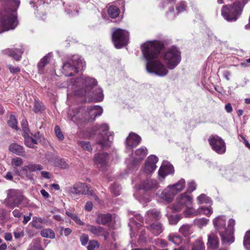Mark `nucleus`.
<instances>
[{
	"label": "nucleus",
	"instance_id": "nucleus-1",
	"mask_svg": "<svg viewBox=\"0 0 250 250\" xmlns=\"http://www.w3.org/2000/svg\"><path fill=\"white\" fill-rule=\"evenodd\" d=\"M163 44L159 41H148L141 46V50L145 58L146 71L160 77L166 76L168 70L166 65L159 60L158 57Z\"/></svg>",
	"mask_w": 250,
	"mask_h": 250
},
{
	"label": "nucleus",
	"instance_id": "nucleus-2",
	"mask_svg": "<svg viewBox=\"0 0 250 250\" xmlns=\"http://www.w3.org/2000/svg\"><path fill=\"white\" fill-rule=\"evenodd\" d=\"M74 94L77 96L87 97L90 102L103 101V90L97 87L95 79L82 76L76 79L71 86Z\"/></svg>",
	"mask_w": 250,
	"mask_h": 250
},
{
	"label": "nucleus",
	"instance_id": "nucleus-3",
	"mask_svg": "<svg viewBox=\"0 0 250 250\" xmlns=\"http://www.w3.org/2000/svg\"><path fill=\"white\" fill-rule=\"evenodd\" d=\"M226 219L224 216H219L213 220L216 230L219 232L224 245H230L234 241L233 236L235 220L230 219L228 227L226 226Z\"/></svg>",
	"mask_w": 250,
	"mask_h": 250
},
{
	"label": "nucleus",
	"instance_id": "nucleus-4",
	"mask_svg": "<svg viewBox=\"0 0 250 250\" xmlns=\"http://www.w3.org/2000/svg\"><path fill=\"white\" fill-rule=\"evenodd\" d=\"M243 1H236L232 4L223 6L221 10L222 16L228 21H235L240 16L245 4Z\"/></svg>",
	"mask_w": 250,
	"mask_h": 250
},
{
	"label": "nucleus",
	"instance_id": "nucleus-5",
	"mask_svg": "<svg viewBox=\"0 0 250 250\" xmlns=\"http://www.w3.org/2000/svg\"><path fill=\"white\" fill-rule=\"evenodd\" d=\"M71 61L72 64L70 62H66L62 66L63 73L66 76H72L79 70L83 69L85 65L83 60L77 55L73 56Z\"/></svg>",
	"mask_w": 250,
	"mask_h": 250
},
{
	"label": "nucleus",
	"instance_id": "nucleus-6",
	"mask_svg": "<svg viewBox=\"0 0 250 250\" xmlns=\"http://www.w3.org/2000/svg\"><path fill=\"white\" fill-rule=\"evenodd\" d=\"M164 61L169 69H173L181 61L180 52L175 47L168 49L164 55Z\"/></svg>",
	"mask_w": 250,
	"mask_h": 250
},
{
	"label": "nucleus",
	"instance_id": "nucleus-7",
	"mask_svg": "<svg viewBox=\"0 0 250 250\" xmlns=\"http://www.w3.org/2000/svg\"><path fill=\"white\" fill-rule=\"evenodd\" d=\"M67 190L68 193L71 194H87L93 196L95 200L99 199L97 196L94 194L91 187L85 183H76L72 186L68 188Z\"/></svg>",
	"mask_w": 250,
	"mask_h": 250
},
{
	"label": "nucleus",
	"instance_id": "nucleus-8",
	"mask_svg": "<svg viewBox=\"0 0 250 250\" xmlns=\"http://www.w3.org/2000/svg\"><path fill=\"white\" fill-rule=\"evenodd\" d=\"M112 41L117 48H121L126 45L128 41V33L120 28L116 29L112 33Z\"/></svg>",
	"mask_w": 250,
	"mask_h": 250
},
{
	"label": "nucleus",
	"instance_id": "nucleus-9",
	"mask_svg": "<svg viewBox=\"0 0 250 250\" xmlns=\"http://www.w3.org/2000/svg\"><path fill=\"white\" fill-rule=\"evenodd\" d=\"M43 169V167L40 165L35 163H30L27 165L23 166L21 170L19 171L18 169H14V171L19 176L21 175V172L24 174L25 177L30 180H33L32 172L41 171Z\"/></svg>",
	"mask_w": 250,
	"mask_h": 250
},
{
	"label": "nucleus",
	"instance_id": "nucleus-10",
	"mask_svg": "<svg viewBox=\"0 0 250 250\" xmlns=\"http://www.w3.org/2000/svg\"><path fill=\"white\" fill-rule=\"evenodd\" d=\"M23 199L21 193L18 190L11 189L8 191L5 202L10 208L18 207Z\"/></svg>",
	"mask_w": 250,
	"mask_h": 250
},
{
	"label": "nucleus",
	"instance_id": "nucleus-11",
	"mask_svg": "<svg viewBox=\"0 0 250 250\" xmlns=\"http://www.w3.org/2000/svg\"><path fill=\"white\" fill-rule=\"evenodd\" d=\"M109 126L106 124H103L99 125V130L100 132L102 139H100L97 143L102 147L109 146L110 143L113 141V132H108Z\"/></svg>",
	"mask_w": 250,
	"mask_h": 250
},
{
	"label": "nucleus",
	"instance_id": "nucleus-12",
	"mask_svg": "<svg viewBox=\"0 0 250 250\" xmlns=\"http://www.w3.org/2000/svg\"><path fill=\"white\" fill-rule=\"evenodd\" d=\"M147 154V150L146 147H140L131 154L130 159L126 160V163L130 167H135L145 158Z\"/></svg>",
	"mask_w": 250,
	"mask_h": 250
},
{
	"label": "nucleus",
	"instance_id": "nucleus-13",
	"mask_svg": "<svg viewBox=\"0 0 250 250\" xmlns=\"http://www.w3.org/2000/svg\"><path fill=\"white\" fill-rule=\"evenodd\" d=\"M208 142L212 149L219 154L226 152V144L222 138L217 135H212L208 138Z\"/></svg>",
	"mask_w": 250,
	"mask_h": 250
},
{
	"label": "nucleus",
	"instance_id": "nucleus-14",
	"mask_svg": "<svg viewBox=\"0 0 250 250\" xmlns=\"http://www.w3.org/2000/svg\"><path fill=\"white\" fill-rule=\"evenodd\" d=\"M158 161V157L154 155L148 156L144 166V171L147 174L153 172L156 168V164Z\"/></svg>",
	"mask_w": 250,
	"mask_h": 250
},
{
	"label": "nucleus",
	"instance_id": "nucleus-15",
	"mask_svg": "<svg viewBox=\"0 0 250 250\" xmlns=\"http://www.w3.org/2000/svg\"><path fill=\"white\" fill-rule=\"evenodd\" d=\"M87 229L93 235L97 236H103L106 240L109 236L108 230L101 226L87 225Z\"/></svg>",
	"mask_w": 250,
	"mask_h": 250
},
{
	"label": "nucleus",
	"instance_id": "nucleus-16",
	"mask_svg": "<svg viewBox=\"0 0 250 250\" xmlns=\"http://www.w3.org/2000/svg\"><path fill=\"white\" fill-rule=\"evenodd\" d=\"M159 188L157 180L155 179H146L141 182L139 186L140 189L148 192L156 190Z\"/></svg>",
	"mask_w": 250,
	"mask_h": 250
},
{
	"label": "nucleus",
	"instance_id": "nucleus-17",
	"mask_svg": "<svg viewBox=\"0 0 250 250\" xmlns=\"http://www.w3.org/2000/svg\"><path fill=\"white\" fill-rule=\"evenodd\" d=\"M173 167L167 161L163 162L159 170V177L161 180H163L168 175L174 173Z\"/></svg>",
	"mask_w": 250,
	"mask_h": 250
},
{
	"label": "nucleus",
	"instance_id": "nucleus-18",
	"mask_svg": "<svg viewBox=\"0 0 250 250\" xmlns=\"http://www.w3.org/2000/svg\"><path fill=\"white\" fill-rule=\"evenodd\" d=\"M176 194L173 191L171 187L168 185L167 188L163 189L159 194V198L164 202L169 204L173 201Z\"/></svg>",
	"mask_w": 250,
	"mask_h": 250
},
{
	"label": "nucleus",
	"instance_id": "nucleus-19",
	"mask_svg": "<svg viewBox=\"0 0 250 250\" xmlns=\"http://www.w3.org/2000/svg\"><path fill=\"white\" fill-rule=\"evenodd\" d=\"M141 138L137 134L131 132L126 139L125 145L127 149L130 150L137 146L141 142Z\"/></svg>",
	"mask_w": 250,
	"mask_h": 250
},
{
	"label": "nucleus",
	"instance_id": "nucleus-20",
	"mask_svg": "<svg viewBox=\"0 0 250 250\" xmlns=\"http://www.w3.org/2000/svg\"><path fill=\"white\" fill-rule=\"evenodd\" d=\"M108 157L106 153H98L94 157V162L98 167L104 170L106 166Z\"/></svg>",
	"mask_w": 250,
	"mask_h": 250
},
{
	"label": "nucleus",
	"instance_id": "nucleus-21",
	"mask_svg": "<svg viewBox=\"0 0 250 250\" xmlns=\"http://www.w3.org/2000/svg\"><path fill=\"white\" fill-rule=\"evenodd\" d=\"M2 52L4 55L12 57L16 61H19L21 57L23 50L22 48H7L2 50Z\"/></svg>",
	"mask_w": 250,
	"mask_h": 250
},
{
	"label": "nucleus",
	"instance_id": "nucleus-22",
	"mask_svg": "<svg viewBox=\"0 0 250 250\" xmlns=\"http://www.w3.org/2000/svg\"><path fill=\"white\" fill-rule=\"evenodd\" d=\"M9 150L18 156L24 157L25 151L23 147L17 143H13L9 146Z\"/></svg>",
	"mask_w": 250,
	"mask_h": 250
},
{
	"label": "nucleus",
	"instance_id": "nucleus-23",
	"mask_svg": "<svg viewBox=\"0 0 250 250\" xmlns=\"http://www.w3.org/2000/svg\"><path fill=\"white\" fill-rule=\"evenodd\" d=\"M87 112L89 119L94 120L97 116H100L103 113L102 108L98 105H94L87 108Z\"/></svg>",
	"mask_w": 250,
	"mask_h": 250
},
{
	"label": "nucleus",
	"instance_id": "nucleus-24",
	"mask_svg": "<svg viewBox=\"0 0 250 250\" xmlns=\"http://www.w3.org/2000/svg\"><path fill=\"white\" fill-rule=\"evenodd\" d=\"M178 202L181 203L185 207H189L192 202V197L188 194L187 192H185L178 196L176 198Z\"/></svg>",
	"mask_w": 250,
	"mask_h": 250
},
{
	"label": "nucleus",
	"instance_id": "nucleus-25",
	"mask_svg": "<svg viewBox=\"0 0 250 250\" xmlns=\"http://www.w3.org/2000/svg\"><path fill=\"white\" fill-rule=\"evenodd\" d=\"M160 212L155 208L151 209L146 212L145 220L146 222L148 223L153 220L159 219Z\"/></svg>",
	"mask_w": 250,
	"mask_h": 250
},
{
	"label": "nucleus",
	"instance_id": "nucleus-26",
	"mask_svg": "<svg viewBox=\"0 0 250 250\" xmlns=\"http://www.w3.org/2000/svg\"><path fill=\"white\" fill-rule=\"evenodd\" d=\"M49 162L54 166L58 167L62 169H66L69 167L68 164L59 157L54 156L49 160Z\"/></svg>",
	"mask_w": 250,
	"mask_h": 250
},
{
	"label": "nucleus",
	"instance_id": "nucleus-27",
	"mask_svg": "<svg viewBox=\"0 0 250 250\" xmlns=\"http://www.w3.org/2000/svg\"><path fill=\"white\" fill-rule=\"evenodd\" d=\"M112 215L110 214H99L98 215L96 222L98 224L105 225L111 222Z\"/></svg>",
	"mask_w": 250,
	"mask_h": 250
},
{
	"label": "nucleus",
	"instance_id": "nucleus-28",
	"mask_svg": "<svg viewBox=\"0 0 250 250\" xmlns=\"http://www.w3.org/2000/svg\"><path fill=\"white\" fill-rule=\"evenodd\" d=\"M186 185V181L185 179L182 178L179 180L177 183L173 185H170L173 191L176 195L178 193L181 192L184 189Z\"/></svg>",
	"mask_w": 250,
	"mask_h": 250
},
{
	"label": "nucleus",
	"instance_id": "nucleus-29",
	"mask_svg": "<svg viewBox=\"0 0 250 250\" xmlns=\"http://www.w3.org/2000/svg\"><path fill=\"white\" fill-rule=\"evenodd\" d=\"M147 228L155 236L159 235L163 231V228L162 224L158 222L152 223L149 227H148Z\"/></svg>",
	"mask_w": 250,
	"mask_h": 250
},
{
	"label": "nucleus",
	"instance_id": "nucleus-30",
	"mask_svg": "<svg viewBox=\"0 0 250 250\" xmlns=\"http://www.w3.org/2000/svg\"><path fill=\"white\" fill-rule=\"evenodd\" d=\"M22 136L24 138V145L29 148H35V145L37 144L36 140H33V138L29 135V133H22Z\"/></svg>",
	"mask_w": 250,
	"mask_h": 250
},
{
	"label": "nucleus",
	"instance_id": "nucleus-31",
	"mask_svg": "<svg viewBox=\"0 0 250 250\" xmlns=\"http://www.w3.org/2000/svg\"><path fill=\"white\" fill-rule=\"evenodd\" d=\"M208 244L212 249H215L217 247L218 239L214 233H211L208 236Z\"/></svg>",
	"mask_w": 250,
	"mask_h": 250
},
{
	"label": "nucleus",
	"instance_id": "nucleus-32",
	"mask_svg": "<svg viewBox=\"0 0 250 250\" xmlns=\"http://www.w3.org/2000/svg\"><path fill=\"white\" fill-rule=\"evenodd\" d=\"M179 230L185 237H188L192 233L191 226L188 224L183 225Z\"/></svg>",
	"mask_w": 250,
	"mask_h": 250
},
{
	"label": "nucleus",
	"instance_id": "nucleus-33",
	"mask_svg": "<svg viewBox=\"0 0 250 250\" xmlns=\"http://www.w3.org/2000/svg\"><path fill=\"white\" fill-rule=\"evenodd\" d=\"M107 13L109 17L114 19L118 17L120 13L119 9L115 6H110L109 7Z\"/></svg>",
	"mask_w": 250,
	"mask_h": 250
},
{
	"label": "nucleus",
	"instance_id": "nucleus-34",
	"mask_svg": "<svg viewBox=\"0 0 250 250\" xmlns=\"http://www.w3.org/2000/svg\"><path fill=\"white\" fill-rule=\"evenodd\" d=\"M45 223V220L39 217L34 216L33 217L32 222L31 223L32 226L37 229L42 228L41 224Z\"/></svg>",
	"mask_w": 250,
	"mask_h": 250
},
{
	"label": "nucleus",
	"instance_id": "nucleus-35",
	"mask_svg": "<svg viewBox=\"0 0 250 250\" xmlns=\"http://www.w3.org/2000/svg\"><path fill=\"white\" fill-rule=\"evenodd\" d=\"M41 235L43 237L53 239L55 237L54 232L50 229H42L41 232Z\"/></svg>",
	"mask_w": 250,
	"mask_h": 250
},
{
	"label": "nucleus",
	"instance_id": "nucleus-36",
	"mask_svg": "<svg viewBox=\"0 0 250 250\" xmlns=\"http://www.w3.org/2000/svg\"><path fill=\"white\" fill-rule=\"evenodd\" d=\"M198 215H205L207 216H210L213 212L211 207H201L198 209Z\"/></svg>",
	"mask_w": 250,
	"mask_h": 250
},
{
	"label": "nucleus",
	"instance_id": "nucleus-37",
	"mask_svg": "<svg viewBox=\"0 0 250 250\" xmlns=\"http://www.w3.org/2000/svg\"><path fill=\"white\" fill-rule=\"evenodd\" d=\"M197 201L199 204H209L211 202L210 198L205 194H202L197 198Z\"/></svg>",
	"mask_w": 250,
	"mask_h": 250
},
{
	"label": "nucleus",
	"instance_id": "nucleus-38",
	"mask_svg": "<svg viewBox=\"0 0 250 250\" xmlns=\"http://www.w3.org/2000/svg\"><path fill=\"white\" fill-rule=\"evenodd\" d=\"M168 240L176 245H179L182 242L181 238L178 235L172 233L168 235Z\"/></svg>",
	"mask_w": 250,
	"mask_h": 250
},
{
	"label": "nucleus",
	"instance_id": "nucleus-39",
	"mask_svg": "<svg viewBox=\"0 0 250 250\" xmlns=\"http://www.w3.org/2000/svg\"><path fill=\"white\" fill-rule=\"evenodd\" d=\"M50 57V54H48L46 56H44L38 63V67L40 70L42 69L49 62Z\"/></svg>",
	"mask_w": 250,
	"mask_h": 250
},
{
	"label": "nucleus",
	"instance_id": "nucleus-40",
	"mask_svg": "<svg viewBox=\"0 0 250 250\" xmlns=\"http://www.w3.org/2000/svg\"><path fill=\"white\" fill-rule=\"evenodd\" d=\"M8 125L13 128L18 130L17 121L14 115H11L8 120Z\"/></svg>",
	"mask_w": 250,
	"mask_h": 250
},
{
	"label": "nucleus",
	"instance_id": "nucleus-41",
	"mask_svg": "<svg viewBox=\"0 0 250 250\" xmlns=\"http://www.w3.org/2000/svg\"><path fill=\"white\" fill-rule=\"evenodd\" d=\"M243 244L245 248L247 250L250 248V230L247 231L245 234Z\"/></svg>",
	"mask_w": 250,
	"mask_h": 250
},
{
	"label": "nucleus",
	"instance_id": "nucleus-42",
	"mask_svg": "<svg viewBox=\"0 0 250 250\" xmlns=\"http://www.w3.org/2000/svg\"><path fill=\"white\" fill-rule=\"evenodd\" d=\"M79 145L84 150L90 151L92 150L91 146L88 141H78Z\"/></svg>",
	"mask_w": 250,
	"mask_h": 250
},
{
	"label": "nucleus",
	"instance_id": "nucleus-43",
	"mask_svg": "<svg viewBox=\"0 0 250 250\" xmlns=\"http://www.w3.org/2000/svg\"><path fill=\"white\" fill-rule=\"evenodd\" d=\"M205 246L201 240L196 241L193 245L192 250H204Z\"/></svg>",
	"mask_w": 250,
	"mask_h": 250
},
{
	"label": "nucleus",
	"instance_id": "nucleus-44",
	"mask_svg": "<svg viewBox=\"0 0 250 250\" xmlns=\"http://www.w3.org/2000/svg\"><path fill=\"white\" fill-rule=\"evenodd\" d=\"M208 219L205 218H202L195 219L194 222L195 225L201 228L203 226H206L208 224Z\"/></svg>",
	"mask_w": 250,
	"mask_h": 250
},
{
	"label": "nucleus",
	"instance_id": "nucleus-45",
	"mask_svg": "<svg viewBox=\"0 0 250 250\" xmlns=\"http://www.w3.org/2000/svg\"><path fill=\"white\" fill-rule=\"evenodd\" d=\"M120 186L117 183L112 185L110 187V191L115 195L118 196L120 193Z\"/></svg>",
	"mask_w": 250,
	"mask_h": 250
},
{
	"label": "nucleus",
	"instance_id": "nucleus-46",
	"mask_svg": "<svg viewBox=\"0 0 250 250\" xmlns=\"http://www.w3.org/2000/svg\"><path fill=\"white\" fill-rule=\"evenodd\" d=\"M198 209L194 210L189 207L187 208V209L186 210L185 213L187 217H192L198 215Z\"/></svg>",
	"mask_w": 250,
	"mask_h": 250
},
{
	"label": "nucleus",
	"instance_id": "nucleus-47",
	"mask_svg": "<svg viewBox=\"0 0 250 250\" xmlns=\"http://www.w3.org/2000/svg\"><path fill=\"white\" fill-rule=\"evenodd\" d=\"M27 250H43L38 241H34Z\"/></svg>",
	"mask_w": 250,
	"mask_h": 250
},
{
	"label": "nucleus",
	"instance_id": "nucleus-48",
	"mask_svg": "<svg viewBox=\"0 0 250 250\" xmlns=\"http://www.w3.org/2000/svg\"><path fill=\"white\" fill-rule=\"evenodd\" d=\"M23 160L20 157H16L13 158L11 161L12 166L20 167L23 164Z\"/></svg>",
	"mask_w": 250,
	"mask_h": 250
},
{
	"label": "nucleus",
	"instance_id": "nucleus-49",
	"mask_svg": "<svg viewBox=\"0 0 250 250\" xmlns=\"http://www.w3.org/2000/svg\"><path fill=\"white\" fill-rule=\"evenodd\" d=\"M185 206L180 202H178L176 199V203L173 205V210L175 212H179L181 211L185 208Z\"/></svg>",
	"mask_w": 250,
	"mask_h": 250
},
{
	"label": "nucleus",
	"instance_id": "nucleus-50",
	"mask_svg": "<svg viewBox=\"0 0 250 250\" xmlns=\"http://www.w3.org/2000/svg\"><path fill=\"white\" fill-rule=\"evenodd\" d=\"M68 117L70 120L76 123L78 119L77 112L75 113L73 110H69L68 112Z\"/></svg>",
	"mask_w": 250,
	"mask_h": 250
},
{
	"label": "nucleus",
	"instance_id": "nucleus-51",
	"mask_svg": "<svg viewBox=\"0 0 250 250\" xmlns=\"http://www.w3.org/2000/svg\"><path fill=\"white\" fill-rule=\"evenodd\" d=\"M14 235L16 239L22 237L24 235L23 229L20 228H17L14 231Z\"/></svg>",
	"mask_w": 250,
	"mask_h": 250
},
{
	"label": "nucleus",
	"instance_id": "nucleus-52",
	"mask_svg": "<svg viewBox=\"0 0 250 250\" xmlns=\"http://www.w3.org/2000/svg\"><path fill=\"white\" fill-rule=\"evenodd\" d=\"M21 125L22 128L23 130L22 133H25V134L29 133V130L28 127V123H27V121H26V120L23 119L21 121Z\"/></svg>",
	"mask_w": 250,
	"mask_h": 250
},
{
	"label": "nucleus",
	"instance_id": "nucleus-53",
	"mask_svg": "<svg viewBox=\"0 0 250 250\" xmlns=\"http://www.w3.org/2000/svg\"><path fill=\"white\" fill-rule=\"evenodd\" d=\"M43 108V106L42 105V103L36 101L34 104V106L33 108V110L36 113H39L41 111V110Z\"/></svg>",
	"mask_w": 250,
	"mask_h": 250
},
{
	"label": "nucleus",
	"instance_id": "nucleus-54",
	"mask_svg": "<svg viewBox=\"0 0 250 250\" xmlns=\"http://www.w3.org/2000/svg\"><path fill=\"white\" fill-rule=\"evenodd\" d=\"M152 243L162 247H165L167 246V243L166 241L159 238L155 239Z\"/></svg>",
	"mask_w": 250,
	"mask_h": 250
},
{
	"label": "nucleus",
	"instance_id": "nucleus-55",
	"mask_svg": "<svg viewBox=\"0 0 250 250\" xmlns=\"http://www.w3.org/2000/svg\"><path fill=\"white\" fill-rule=\"evenodd\" d=\"M55 131L57 137L59 139L62 140L64 138V136L60 129V128L58 126H56L55 127Z\"/></svg>",
	"mask_w": 250,
	"mask_h": 250
},
{
	"label": "nucleus",
	"instance_id": "nucleus-56",
	"mask_svg": "<svg viewBox=\"0 0 250 250\" xmlns=\"http://www.w3.org/2000/svg\"><path fill=\"white\" fill-rule=\"evenodd\" d=\"M99 247V244H98V243L97 242V241H94V240L90 241H89L88 245L87 246V249L94 250V249H95L96 247Z\"/></svg>",
	"mask_w": 250,
	"mask_h": 250
},
{
	"label": "nucleus",
	"instance_id": "nucleus-57",
	"mask_svg": "<svg viewBox=\"0 0 250 250\" xmlns=\"http://www.w3.org/2000/svg\"><path fill=\"white\" fill-rule=\"evenodd\" d=\"M89 240L88 236L87 234H83L80 237V241L82 245H85Z\"/></svg>",
	"mask_w": 250,
	"mask_h": 250
},
{
	"label": "nucleus",
	"instance_id": "nucleus-58",
	"mask_svg": "<svg viewBox=\"0 0 250 250\" xmlns=\"http://www.w3.org/2000/svg\"><path fill=\"white\" fill-rule=\"evenodd\" d=\"M138 200L141 203H142L144 204V203H146L149 202L150 200L149 196L147 194H146L144 196L139 197L138 198Z\"/></svg>",
	"mask_w": 250,
	"mask_h": 250
},
{
	"label": "nucleus",
	"instance_id": "nucleus-59",
	"mask_svg": "<svg viewBox=\"0 0 250 250\" xmlns=\"http://www.w3.org/2000/svg\"><path fill=\"white\" fill-rule=\"evenodd\" d=\"M186 4L185 2H181L178 6L176 7V10L177 14H179L182 12L186 10Z\"/></svg>",
	"mask_w": 250,
	"mask_h": 250
},
{
	"label": "nucleus",
	"instance_id": "nucleus-60",
	"mask_svg": "<svg viewBox=\"0 0 250 250\" xmlns=\"http://www.w3.org/2000/svg\"><path fill=\"white\" fill-rule=\"evenodd\" d=\"M7 67L9 68L10 71L12 74L17 73L20 71V69L18 66H13L11 64H9L7 65Z\"/></svg>",
	"mask_w": 250,
	"mask_h": 250
},
{
	"label": "nucleus",
	"instance_id": "nucleus-61",
	"mask_svg": "<svg viewBox=\"0 0 250 250\" xmlns=\"http://www.w3.org/2000/svg\"><path fill=\"white\" fill-rule=\"evenodd\" d=\"M196 186L194 182L192 181L189 182L188 184V191L189 192H192L196 189Z\"/></svg>",
	"mask_w": 250,
	"mask_h": 250
},
{
	"label": "nucleus",
	"instance_id": "nucleus-62",
	"mask_svg": "<svg viewBox=\"0 0 250 250\" xmlns=\"http://www.w3.org/2000/svg\"><path fill=\"white\" fill-rule=\"evenodd\" d=\"M12 214L14 217L20 218L21 217L22 213L21 212L19 209H15L13 211Z\"/></svg>",
	"mask_w": 250,
	"mask_h": 250
},
{
	"label": "nucleus",
	"instance_id": "nucleus-63",
	"mask_svg": "<svg viewBox=\"0 0 250 250\" xmlns=\"http://www.w3.org/2000/svg\"><path fill=\"white\" fill-rule=\"evenodd\" d=\"M179 219L174 216H170L169 218V221L171 224H176L179 221Z\"/></svg>",
	"mask_w": 250,
	"mask_h": 250
},
{
	"label": "nucleus",
	"instance_id": "nucleus-64",
	"mask_svg": "<svg viewBox=\"0 0 250 250\" xmlns=\"http://www.w3.org/2000/svg\"><path fill=\"white\" fill-rule=\"evenodd\" d=\"M93 208V204L91 202H87L85 205L84 209L88 211H90Z\"/></svg>",
	"mask_w": 250,
	"mask_h": 250
}]
</instances>
